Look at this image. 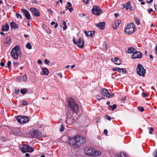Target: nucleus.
Masks as SVG:
<instances>
[{
	"label": "nucleus",
	"instance_id": "nucleus-59",
	"mask_svg": "<svg viewBox=\"0 0 157 157\" xmlns=\"http://www.w3.org/2000/svg\"><path fill=\"white\" fill-rule=\"evenodd\" d=\"M153 9L151 8H150L148 10V12L150 14L151 12H152Z\"/></svg>",
	"mask_w": 157,
	"mask_h": 157
},
{
	"label": "nucleus",
	"instance_id": "nucleus-57",
	"mask_svg": "<svg viewBox=\"0 0 157 157\" xmlns=\"http://www.w3.org/2000/svg\"><path fill=\"white\" fill-rule=\"evenodd\" d=\"M67 4L68 5V6L69 7H71V3L69 2H67Z\"/></svg>",
	"mask_w": 157,
	"mask_h": 157
},
{
	"label": "nucleus",
	"instance_id": "nucleus-64",
	"mask_svg": "<svg viewBox=\"0 0 157 157\" xmlns=\"http://www.w3.org/2000/svg\"><path fill=\"white\" fill-rule=\"evenodd\" d=\"M155 52L156 54L157 55V46H156L155 48Z\"/></svg>",
	"mask_w": 157,
	"mask_h": 157
},
{
	"label": "nucleus",
	"instance_id": "nucleus-22",
	"mask_svg": "<svg viewBox=\"0 0 157 157\" xmlns=\"http://www.w3.org/2000/svg\"><path fill=\"white\" fill-rule=\"evenodd\" d=\"M9 29V26L7 23H6L5 25L2 26V30L3 31H8Z\"/></svg>",
	"mask_w": 157,
	"mask_h": 157
},
{
	"label": "nucleus",
	"instance_id": "nucleus-46",
	"mask_svg": "<svg viewBox=\"0 0 157 157\" xmlns=\"http://www.w3.org/2000/svg\"><path fill=\"white\" fill-rule=\"evenodd\" d=\"M10 44L8 43L7 42L5 41L4 43V44L5 47H7L8 45H9Z\"/></svg>",
	"mask_w": 157,
	"mask_h": 157
},
{
	"label": "nucleus",
	"instance_id": "nucleus-41",
	"mask_svg": "<svg viewBox=\"0 0 157 157\" xmlns=\"http://www.w3.org/2000/svg\"><path fill=\"white\" fill-rule=\"evenodd\" d=\"M64 129L65 128L63 125H61L60 126V128L59 129L60 131H63L64 130Z\"/></svg>",
	"mask_w": 157,
	"mask_h": 157
},
{
	"label": "nucleus",
	"instance_id": "nucleus-26",
	"mask_svg": "<svg viewBox=\"0 0 157 157\" xmlns=\"http://www.w3.org/2000/svg\"><path fill=\"white\" fill-rule=\"evenodd\" d=\"M115 157H128V156L124 153H120L116 154Z\"/></svg>",
	"mask_w": 157,
	"mask_h": 157
},
{
	"label": "nucleus",
	"instance_id": "nucleus-61",
	"mask_svg": "<svg viewBox=\"0 0 157 157\" xmlns=\"http://www.w3.org/2000/svg\"><path fill=\"white\" fill-rule=\"evenodd\" d=\"M15 93L16 94H18L19 92V90H16V89L15 90Z\"/></svg>",
	"mask_w": 157,
	"mask_h": 157
},
{
	"label": "nucleus",
	"instance_id": "nucleus-60",
	"mask_svg": "<svg viewBox=\"0 0 157 157\" xmlns=\"http://www.w3.org/2000/svg\"><path fill=\"white\" fill-rule=\"evenodd\" d=\"M84 3L86 4H88L89 0H83Z\"/></svg>",
	"mask_w": 157,
	"mask_h": 157
},
{
	"label": "nucleus",
	"instance_id": "nucleus-38",
	"mask_svg": "<svg viewBox=\"0 0 157 157\" xmlns=\"http://www.w3.org/2000/svg\"><path fill=\"white\" fill-rule=\"evenodd\" d=\"M0 140L2 141H6L7 140V138L6 137H5L4 136H2L0 138Z\"/></svg>",
	"mask_w": 157,
	"mask_h": 157
},
{
	"label": "nucleus",
	"instance_id": "nucleus-32",
	"mask_svg": "<svg viewBox=\"0 0 157 157\" xmlns=\"http://www.w3.org/2000/svg\"><path fill=\"white\" fill-rule=\"evenodd\" d=\"M22 77V80L25 82H26L27 80V76L26 74L24 75Z\"/></svg>",
	"mask_w": 157,
	"mask_h": 157
},
{
	"label": "nucleus",
	"instance_id": "nucleus-50",
	"mask_svg": "<svg viewBox=\"0 0 157 157\" xmlns=\"http://www.w3.org/2000/svg\"><path fill=\"white\" fill-rule=\"evenodd\" d=\"M142 95L144 98L146 97L147 96V94L145 92H143L142 93Z\"/></svg>",
	"mask_w": 157,
	"mask_h": 157
},
{
	"label": "nucleus",
	"instance_id": "nucleus-29",
	"mask_svg": "<svg viewBox=\"0 0 157 157\" xmlns=\"http://www.w3.org/2000/svg\"><path fill=\"white\" fill-rule=\"evenodd\" d=\"M117 107V105L116 104H114V105H113V106H112V105H109L108 107V109L109 110H110V108H111L112 109H111V111H114V110L115 109H116V107Z\"/></svg>",
	"mask_w": 157,
	"mask_h": 157
},
{
	"label": "nucleus",
	"instance_id": "nucleus-35",
	"mask_svg": "<svg viewBox=\"0 0 157 157\" xmlns=\"http://www.w3.org/2000/svg\"><path fill=\"white\" fill-rule=\"evenodd\" d=\"M6 42H7L8 43L10 44L11 42V38L10 37L8 36L6 38Z\"/></svg>",
	"mask_w": 157,
	"mask_h": 157
},
{
	"label": "nucleus",
	"instance_id": "nucleus-33",
	"mask_svg": "<svg viewBox=\"0 0 157 157\" xmlns=\"http://www.w3.org/2000/svg\"><path fill=\"white\" fill-rule=\"evenodd\" d=\"M26 47L29 49H31L32 48V46L28 42L26 45Z\"/></svg>",
	"mask_w": 157,
	"mask_h": 157
},
{
	"label": "nucleus",
	"instance_id": "nucleus-8",
	"mask_svg": "<svg viewBox=\"0 0 157 157\" xmlns=\"http://www.w3.org/2000/svg\"><path fill=\"white\" fill-rule=\"evenodd\" d=\"M21 151L25 153L27 152H32L33 150L34 149L31 147L29 146L28 145H24L21 148Z\"/></svg>",
	"mask_w": 157,
	"mask_h": 157
},
{
	"label": "nucleus",
	"instance_id": "nucleus-27",
	"mask_svg": "<svg viewBox=\"0 0 157 157\" xmlns=\"http://www.w3.org/2000/svg\"><path fill=\"white\" fill-rule=\"evenodd\" d=\"M10 26L11 28L17 29L18 27V25L16 24L14 22L12 21L10 23Z\"/></svg>",
	"mask_w": 157,
	"mask_h": 157
},
{
	"label": "nucleus",
	"instance_id": "nucleus-56",
	"mask_svg": "<svg viewBox=\"0 0 157 157\" xmlns=\"http://www.w3.org/2000/svg\"><path fill=\"white\" fill-rule=\"evenodd\" d=\"M32 3L34 4H37V2L36 0H32Z\"/></svg>",
	"mask_w": 157,
	"mask_h": 157
},
{
	"label": "nucleus",
	"instance_id": "nucleus-17",
	"mask_svg": "<svg viewBox=\"0 0 157 157\" xmlns=\"http://www.w3.org/2000/svg\"><path fill=\"white\" fill-rule=\"evenodd\" d=\"M111 60L116 64L120 65L121 63V60L117 57L112 58Z\"/></svg>",
	"mask_w": 157,
	"mask_h": 157
},
{
	"label": "nucleus",
	"instance_id": "nucleus-44",
	"mask_svg": "<svg viewBox=\"0 0 157 157\" xmlns=\"http://www.w3.org/2000/svg\"><path fill=\"white\" fill-rule=\"evenodd\" d=\"M121 72L123 74L125 73L126 72V70L125 68H121Z\"/></svg>",
	"mask_w": 157,
	"mask_h": 157
},
{
	"label": "nucleus",
	"instance_id": "nucleus-20",
	"mask_svg": "<svg viewBox=\"0 0 157 157\" xmlns=\"http://www.w3.org/2000/svg\"><path fill=\"white\" fill-rule=\"evenodd\" d=\"M95 33L94 31L91 32H87L86 31H84V33L86 36H90V37H92Z\"/></svg>",
	"mask_w": 157,
	"mask_h": 157
},
{
	"label": "nucleus",
	"instance_id": "nucleus-34",
	"mask_svg": "<svg viewBox=\"0 0 157 157\" xmlns=\"http://www.w3.org/2000/svg\"><path fill=\"white\" fill-rule=\"evenodd\" d=\"M63 23L64 25V26L63 27V30H65L67 28L66 23L65 21H63Z\"/></svg>",
	"mask_w": 157,
	"mask_h": 157
},
{
	"label": "nucleus",
	"instance_id": "nucleus-3",
	"mask_svg": "<svg viewBox=\"0 0 157 157\" xmlns=\"http://www.w3.org/2000/svg\"><path fill=\"white\" fill-rule=\"evenodd\" d=\"M75 141L74 144L75 147H79L81 145H83L85 143V138L83 136H75Z\"/></svg>",
	"mask_w": 157,
	"mask_h": 157
},
{
	"label": "nucleus",
	"instance_id": "nucleus-19",
	"mask_svg": "<svg viewBox=\"0 0 157 157\" xmlns=\"http://www.w3.org/2000/svg\"><path fill=\"white\" fill-rule=\"evenodd\" d=\"M121 23L120 20H117L115 21L113 25V28L114 29H117L119 28V25Z\"/></svg>",
	"mask_w": 157,
	"mask_h": 157
},
{
	"label": "nucleus",
	"instance_id": "nucleus-12",
	"mask_svg": "<svg viewBox=\"0 0 157 157\" xmlns=\"http://www.w3.org/2000/svg\"><path fill=\"white\" fill-rule=\"evenodd\" d=\"M21 11L23 13L24 16L27 20H30L31 19L30 15L27 10L24 9H21Z\"/></svg>",
	"mask_w": 157,
	"mask_h": 157
},
{
	"label": "nucleus",
	"instance_id": "nucleus-5",
	"mask_svg": "<svg viewBox=\"0 0 157 157\" xmlns=\"http://www.w3.org/2000/svg\"><path fill=\"white\" fill-rule=\"evenodd\" d=\"M135 26L132 22L128 24L124 29L125 33L127 34L130 35L135 32Z\"/></svg>",
	"mask_w": 157,
	"mask_h": 157
},
{
	"label": "nucleus",
	"instance_id": "nucleus-62",
	"mask_svg": "<svg viewBox=\"0 0 157 157\" xmlns=\"http://www.w3.org/2000/svg\"><path fill=\"white\" fill-rule=\"evenodd\" d=\"M154 6L155 9L156 10V11L157 13V4H154Z\"/></svg>",
	"mask_w": 157,
	"mask_h": 157
},
{
	"label": "nucleus",
	"instance_id": "nucleus-49",
	"mask_svg": "<svg viewBox=\"0 0 157 157\" xmlns=\"http://www.w3.org/2000/svg\"><path fill=\"white\" fill-rule=\"evenodd\" d=\"M28 103V102H27L26 101H23L22 102V105H27Z\"/></svg>",
	"mask_w": 157,
	"mask_h": 157
},
{
	"label": "nucleus",
	"instance_id": "nucleus-1",
	"mask_svg": "<svg viewBox=\"0 0 157 157\" xmlns=\"http://www.w3.org/2000/svg\"><path fill=\"white\" fill-rule=\"evenodd\" d=\"M68 107L70 109V110H73L75 113L78 112L79 107L74 100L71 98H68Z\"/></svg>",
	"mask_w": 157,
	"mask_h": 157
},
{
	"label": "nucleus",
	"instance_id": "nucleus-13",
	"mask_svg": "<svg viewBox=\"0 0 157 157\" xmlns=\"http://www.w3.org/2000/svg\"><path fill=\"white\" fill-rule=\"evenodd\" d=\"M100 91L101 94L104 96H106L107 98H110V94L108 90L106 89H101Z\"/></svg>",
	"mask_w": 157,
	"mask_h": 157
},
{
	"label": "nucleus",
	"instance_id": "nucleus-16",
	"mask_svg": "<svg viewBox=\"0 0 157 157\" xmlns=\"http://www.w3.org/2000/svg\"><path fill=\"white\" fill-rule=\"evenodd\" d=\"M105 22H102L99 23L98 24H96L95 26L101 30H103L105 29Z\"/></svg>",
	"mask_w": 157,
	"mask_h": 157
},
{
	"label": "nucleus",
	"instance_id": "nucleus-4",
	"mask_svg": "<svg viewBox=\"0 0 157 157\" xmlns=\"http://www.w3.org/2000/svg\"><path fill=\"white\" fill-rule=\"evenodd\" d=\"M85 153L90 156H97L101 154L99 151H96L94 149L90 147H86L84 149Z\"/></svg>",
	"mask_w": 157,
	"mask_h": 157
},
{
	"label": "nucleus",
	"instance_id": "nucleus-21",
	"mask_svg": "<svg viewBox=\"0 0 157 157\" xmlns=\"http://www.w3.org/2000/svg\"><path fill=\"white\" fill-rule=\"evenodd\" d=\"M72 119L71 117L68 114H67L65 122L67 124H70L71 121H72Z\"/></svg>",
	"mask_w": 157,
	"mask_h": 157
},
{
	"label": "nucleus",
	"instance_id": "nucleus-30",
	"mask_svg": "<svg viewBox=\"0 0 157 157\" xmlns=\"http://www.w3.org/2000/svg\"><path fill=\"white\" fill-rule=\"evenodd\" d=\"M134 19L137 25H139L140 24V20L137 17H134Z\"/></svg>",
	"mask_w": 157,
	"mask_h": 157
},
{
	"label": "nucleus",
	"instance_id": "nucleus-18",
	"mask_svg": "<svg viewBox=\"0 0 157 157\" xmlns=\"http://www.w3.org/2000/svg\"><path fill=\"white\" fill-rule=\"evenodd\" d=\"M124 7L126 8V10H128L129 9L130 10H133L132 7L130 4V1H128L126 3V5L123 4Z\"/></svg>",
	"mask_w": 157,
	"mask_h": 157
},
{
	"label": "nucleus",
	"instance_id": "nucleus-25",
	"mask_svg": "<svg viewBox=\"0 0 157 157\" xmlns=\"http://www.w3.org/2000/svg\"><path fill=\"white\" fill-rule=\"evenodd\" d=\"M136 50V49L133 47H131L128 49L126 52L129 53H133H133L135 52Z\"/></svg>",
	"mask_w": 157,
	"mask_h": 157
},
{
	"label": "nucleus",
	"instance_id": "nucleus-10",
	"mask_svg": "<svg viewBox=\"0 0 157 157\" xmlns=\"http://www.w3.org/2000/svg\"><path fill=\"white\" fill-rule=\"evenodd\" d=\"M142 56L143 54L140 52L137 51L136 50L132 55V59H140L142 57Z\"/></svg>",
	"mask_w": 157,
	"mask_h": 157
},
{
	"label": "nucleus",
	"instance_id": "nucleus-37",
	"mask_svg": "<svg viewBox=\"0 0 157 157\" xmlns=\"http://www.w3.org/2000/svg\"><path fill=\"white\" fill-rule=\"evenodd\" d=\"M16 17L17 18H20V19H21L22 18V17L21 15L17 12L16 13Z\"/></svg>",
	"mask_w": 157,
	"mask_h": 157
},
{
	"label": "nucleus",
	"instance_id": "nucleus-23",
	"mask_svg": "<svg viewBox=\"0 0 157 157\" xmlns=\"http://www.w3.org/2000/svg\"><path fill=\"white\" fill-rule=\"evenodd\" d=\"M22 118L23 124L27 123L29 121V117L26 116H22Z\"/></svg>",
	"mask_w": 157,
	"mask_h": 157
},
{
	"label": "nucleus",
	"instance_id": "nucleus-54",
	"mask_svg": "<svg viewBox=\"0 0 157 157\" xmlns=\"http://www.w3.org/2000/svg\"><path fill=\"white\" fill-rule=\"evenodd\" d=\"M79 16L80 17H82L84 16H85V15L84 13H82L79 14Z\"/></svg>",
	"mask_w": 157,
	"mask_h": 157
},
{
	"label": "nucleus",
	"instance_id": "nucleus-2",
	"mask_svg": "<svg viewBox=\"0 0 157 157\" xmlns=\"http://www.w3.org/2000/svg\"><path fill=\"white\" fill-rule=\"evenodd\" d=\"M21 48L18 45L15 46L12 49L11 54L12 58L15 59L17 60L18 56L21 55Z\"/></svg>",
	"mask_w": 157,
	"mask_h": 157
},
{
	"label": "nucleus",
	"instance_id": "nucleus-42",
	"mask_svg": "<svg viewBox=\"0 0 157 157\" xmlns=\"http://www.w3.org/2000/svg\"><path fill=\"white\" fill-rule=\"evenodd\" d=\"M20 63L18 62H14L13 63V65L14 67L18 66V65Z\"/></svg>",
	"mask_w": 157,
	"mask_h": 157
},
{
	"label": "nucleus",
	"instance_id": "nucleus-36",
	"mask_svg": "<svg viewBox=\"0 0 157 157\" xmlns=\"http://www.w3.org/2000/svg\"><path fill=\"white\" fill-rule=\"evenodd\" d=\"M96 98L99 101L102 99V98L101 96L100 95L98 94L96 96ZM103 99H104V98H103Z\"/></svg>",
	"mask_w": 157,
	"mask_h": 157
},
{
	"label": "nucleus",
	"instance_id": "nucleus-24",
	"mask_svg": "<svg viewBox=\"0 0 157 157\" xmlns=\"http://www.w3.org/2000/svg\"><path fill=\"white\" fill-rule=\"evenodd\" d=\"M43 72V74L44 75H48L49 73L48 70L46 67L42 68Z\"/></svg>",
	"mask_w": 157,
	"mask_h": 157
},
{
	"label": "nucleus",
	"instance_id": "nucleus-9",
	"mask_svg": "<svg viewBox=\"0 0 157 157\" xmlns=\"http://www.w3.org/2000/svg\"><path fill=\"white\" fill-rule=\"evenodd\" d=\"M42 133L38 130L33 129L31 136L33 138H40L42 136Z\"/></svg>",
	"mask_w": 157,
	"mask_h": 157
},
{
	"label": "nucleus",
	"instance_id": "nucleus-6",
	"mask_svg": "<svg viewBox=\"0 0 157 157\" xmlns=\"http://www.w3.org/2000/svg\"><path fill=\"white\" fill-rule=\"evenodd\" d=\"M136 70L137 74L139 75L145 76L146 70L141 64H139L137 65Z\"/></svg>",
	"mask_w": 157,
	"mask_h": 157
},
{
	"label": "nucleus",
	"instance_id": "nucleus-48",
	"mask_svg": "<svg viewBox=\"0 0 157 157\" xmlns=\"http://www.w3.org/2000/svg\"><path fill=\"white\" fill-rule=\"evenodd\" d=\"M104 133L107 136L108 135V131L106 129H104Z\"/></svg>",
	"mask_w": 157,
	"mask_h": 157
},
{
	"label": "nucleus",
	"instance_id": "nucleus-31",
	"mask_svg": "<svg viewBox=\"0 0 157 157\" xmlns=\"http://www.w3.org/2000/svg\"><path fill=\"white\" fill-rule=\"evenodd\" d=\"M20 92L22 94H24L28 92V90L26 88H24L21 90Z\"/></svg>",
	"mask_w": 157,
	"mask_h": 157
},
{
	"label": "nucleus",
	"instance_id": "nucleus-40",
	"mask_svg": "<svg viewBox=\"0 0 157 157\" xmlns=\"http://www.w3.org/2000/svg\"><path fill=\"white\" fill-rule=\"evenodd\" d=\"M11 64V62L10 61H9L7 63V67L8 68H10V65Z\"/></svg>",
	"mask_w": 157,
	"mask_h": 157
},
{
	"label": "nucleus",
	"instance_id": "nucleus-63",
	"mask_svg": "<svg viewBox=\"0 0 157 157\" xmlns=\"http://www.w3.org/2000/svg\"><path fill=\"white\" fill-rule=\"evenodd\" d=\"M0 65L2 67L4 66L5 65V63L3 62H1L0 63Z\"/></svg>",
	"mask_w": 157,
	"mask_h": 157
},
{
	"label": "nucleus",
	"instance_id": "nucleus-15",
	"mask_svg": "<svg viewBox=\"0 0 157 157\" xmlns=\"http://www.w3.org/2000/svg\"><path fill=\"white\" fill-rule=\"evenodd\" d=\"M75 136L72 137H68L67 143L70 145H73L74 147V144L75 141Z\"/></svg>",
	"mask_w": 157,
	"mask_h": 157
},
{
	"label": "nucleus",
	"instance_id": "nucleus-45",
	"mask_svg": "<svg viewBox=\"0 0 157 157\" xmlns=\"http://www.w3.org/2000/svg\"><path fill=\"white\" fill-rule=\"evenodd\" d=\"M44 62H45V63L46 64H47L48 65H49V63H50V61L49 60H47L46 59L44 60Z\"/></svg>",
	"mask_w": 157,
	"mask_h": 157
},
{
	"label": "nucleus",
	"instance_id": "nucleus-39",
	"mask_svg": "<svg viewBox=\"0 0 157 157\" xmlns=\"http://www.w3.org/2000/svg\"><path fill=\"white\" fill-rule=\"evenodd\" d=\"M138 109L139 111L142 112L144 111V109L143 107H138Z\"/></svg>",
	"mask_w": 157,
	"mask_h": 157
},
{
	"label": "nucleus",
	"instance_id": "nucleus-47",
	"mask_svg": "<svg viewBox=\"0 0 157 157\" xmlns=\"http://www.w3.org/2000/svg\"><path fill=\"white\" fill-rule=\"evenodd\" d=\"M112 70L113 71H117L118 69H119V67H116L112 68Z\"/></svg>",
	"mask_w": 157,
	"mask_h": 157
},
{
	"label": "nucleus",
	"instance_id": "nucleus-51",
	"mask_svg": "<svg viewBox=\"0 0 157 157\" xmlns=\"http://www.w3.org/2000/svg\"><path fill=\"white\" fill-rule=\"evenodd\" d=\"M106 119L110 121L111 119V117L110 116H106Z\"/></svg>",
	"mask_w": 157,
	"mask_h": 157
},
{
	"label": "nucleus",
	"instance_id": "nucleus-55",
	"mask_svg": "<svg viewBox=\"0 0 157 157\" xmlns=\"http://www.w3.org/2000/svg\"><path fill=\"white\" fill-rule=\"evenodd\" d=\"M66 7V8H67L66 10H67L68 9L70 11V12H71V11L73 10V9L72 8H69L67 6Z\"/></svg>",
	"mask_w": 157,
	"mask_h": 157
},
{
	"label": "nucleus",
	"instance_id": "nucleus-53",
	"mask_svg": "<svg viewBox=\"0 0 157 157\" xmlns=\"http://www.w3.org/2000/svg\"><path fill=\"white\" fill-rule=\"evenodd\" d=\"M17 79L18 80L19 82H21L22 81V77L21 76L18 77L17 78Z\"/></svg>",
	"mask_w": 157,
	"mask_h": 157
},
{
	"label": "nucleus",
	"instance_id": "nucleus-14",
	"mask_svg": "<svg viewBox=\"0 0 157 157\" xmlns=\"http://www.w3.org/2000/svg\"><path fill=\"white\" fill-rule=\"evenodd\" d=\"M77 45L79 48H83L84 45V42L83 39L81 38H79L77 41Z\"/></svg>",
	"mask_w": 157,
	"mask_h": 157
},
{
	"label": "nucleus",
	"instance_id": "nucleus-52",
	"mask_svg": "<svg viewBox=\"0 0 157 157\" xmlns=\"http://www.w3.org/2000/svg\"><path fill=\"white\" fill-rule=\"evenodd\" d=\"M153 155L155 157H157V150H155V152L153 153Z\"/></svg>",
	"mask_w": 157,
	"mask_h": 157
},
{
	"label": "nucleus",
	"instance_id": "nucleus-58",
	"mask_svg": "<svg viewBox=\"0 0 157 157\" xmlns=\"http://www.w3.org/2000/svg\"><path fill=\"white\" fill-rule=\"evenodd\" d=\"M37 63H39V64H41L42 63V61L40 59H38L37 60Z\"/></svg>",
	"mask_w": 157,
	"mask_h": 157
},
{
	"label": "nucleus",
	"instance_id": "nucleus-11",
	"mask_svg": "<svg viewBox=\"0 0 157 157\" xmlns=\"http://www.w3.org/2000/svg\"><path fill=\"white\" fill-rule=\"evenodd\" d=\"M30 10L32 12L33 14L36 17H38L40 16V12L39 10L34 7L30 8Z\"/></svg>",
	"mask_w": 157,
	"mask_h": 157
},
{
	"label": "nucleus",
	"instance_id": "nucleus-7",
	"mask_svg": "<svg viewBox=\"0 0 157 157\" xmlns=\"http://www.w3.org/2000/svg\"><path fill=\"white\" fill-rule=\"evenodd\" d=\"M91 11L93 14L98 16L101 14L102 10L100 7L94 5L93 6Z\"/></svg>",
	"mask_w": 157,
	"mask_h": 157
},
{
	"label": "nucleus",
	"instance_id": "nucleus-28",
	"mask_svg": "<svg viewBox=\"0 0 157 157\" xmlns=\"http://www.w3.org/2000/svg\"><path fill=\"white\" fill-rule=\"evenodd\" d=\"M19 123L21 124H23L22 121V116H17V117H15Z\"/></svg>",
	"mask_w": 157,
	"mask_h": 157
},
{
	"label": "nucleus",
	"instance_id": "nucleus-43",
	"mask_svg": "<svg viewBox=\"0 0 157 157\" xmlns=\"http://www.w3.org/2000/svg\"><path fill=\"white\" fill-rule=\"evenodd\" d=\"M47 11L51 15H52L53 12L52 10L50 9H48V10Z\"/></svg>",
	"mask_w": 157,
	"mask_h": 157
}]
</instances>
